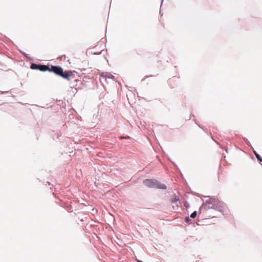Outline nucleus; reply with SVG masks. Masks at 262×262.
<instances>
[{"label": "nucleus", "instance_id": "4", "mask_svg": "<svg viewBox=\"0 0 262 262\" xmlns=\"http://www.w3.org/2000/svg\"><path fill=\"white\" fill-rule=\"evenodd\" d=\"M32 70H38L42 72H45L49 70V66L42 64H37L35 63H32L30 67Z\"/></svg>", "mask_w": 262, "mask_h": 262}, {"label": "nucleus", "instance_id": "7", "mask_svg": "<svg viewBox=\"0 0 262 262\" xmlns=\"http://www.w3.org/2000/svg\"><path fill=\"white\" fill-rule=\"evenodd\" d=\"M196 216V211H194L190 215V217L192 218H195Z\"/></svg>", "mask_w": 262, "mask_h": 262}, {"label": "nucleus", "instance_id": "6", "mask_svg": "<svg viewBox=\"0 0 262 262\" xmlns=\"http://www.w3.org/2000/svg\"><path fill=\"white\" fill-rule=\"evenodd\" d=\"M254 154H255L256 158L258 159V160H259L260 162H261L262 161V158H261V157L257 153H256L255 151H254Z\"/></svg>", "mask_w": 262, "mask_h": 262}, {"label": "nucleus", "instance_id": "9", "mask_svg": "<svg viewBox=\"0 0 262 262\" xmlns=\"http://www.w3.org/2000/svg\"><path fill=\"white\" fill-rule=\"evenodd\" d=\"M185 206L186 207H187L188 206V205H187V203H185Z\"/></svg>", "mask_w": 262, "mask_h": 262}, {"label": "nucleus", "instance_id": "5", "mask_svg": "<svg viewBox=\"0 0 262 262\" xmlns=\"http://www.w3.org/2000/svg\"><path fill=\"white\" fill-rule=\"evenodd\" d=\"M179 201H180L179 198L176 195L173 196L172 198L171 199V203H176V207L177 208L179 207V204L177 203L179 202Z\"/></svg>", "mask_w": 262, "mask_h": 262}, {"label": "nucleus", "instance_id": "3", "mask_svg": "<svg viewBox=\"0 0 262 262\" xmlns=\"http://www.w3.org/2000/svg\"><path fill=\"white\" fill-rule=\"evenodd\" d=\"M205 206L207 208H212L214 209H220L221 207V203L219 200L215 198H209L206 201Z\"/></svg>", "mask_w": 262, "mask_h": 262}, {"label": "nucleus", "instance_id": "1", "mask_svg": "<svg viewBox=\"0 0 262 262\" xmlns=\"http://www.w3.org/2000/svg\"><path fill=\"white\" fill-rule=\"evenodd\" d=\"M48 71L52 72L68 80H70L75 77V71H66L63 72L62 68L58 66H51V67L49 66Z\"/></svg>", "mask_w": 262, "mask_h": 262}, {"label": "nucleus", "instance_id": "8", "mask_svg": "<svg viewBox=\"0 0 262 262\" xmlns=\"http://www.w3.org/2000/svg\"><path fill=\"white\" fill-rule=\"evenodd\" d=\"M129 137H124L125 139H127V138H129ZM121 139H123L124 138V137H120Z\"/></svg>", "mask_w": 262, "mask_h": 262}, {"label": "nucleus", "instance_id": "2", "mask_svg": "<svg viewBox=\"0 0 262 262\" xmlns=\"http://www.w3.org/2000/svg\"><path fill=\"white\" fill-rule=\"evenodd\" d=\"M143 184L149 188H156L158 189H166V186L160 184L157 180L153 179H146L143 181Z\"/></svg>", "mask_w": 262, "mask_h": 262}]
</instances>
